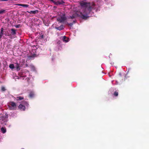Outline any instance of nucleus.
<instances>
[{"instance_id": "nucleus-8", "label": "nucleus", "mask_w": 149, "mask_h": 149, "mask_svg": "<svg viewBox=\"0 0 149 149\" xmlns=\"http://www.w3.org/2000/svg\"><path fill=\"white\" fill-rule=\"evenodd\" d=\"M17 5L19 6H22L23 7H27L29 6V5L27 4H17Z\"/></svg>"}, {"instance_id": "nucleus-11", "label": "nucleus", "mask_w": 149, "mask_h": 149, "mask_svg": "<svg viewBox=\"0 0 149 149\" xmlns=\"http://www.w3.org/2000/svg\"><path fill=\"white\" fill-rule=\"evenodd\" d=\"M1 130L2 132L3 133H5L6 131V128L3 127H2L1 128Z\"/></svg>"}, {"instance_id": "nucleus-1", "label": "nucleus", "mask_w": 149, "mask_h": 149, "mask_svg": "<svg viewBox=\"0 0 149 149\" xmlns=\"http://www.w3.org/2000/svg\"><path fill=\"white\" fill-rule=\"evenodd\" d=\"M81 6L79 10L75 12L72 16H70V18L72 19L77 16H81L82 18L86 19L88 17L86 14L91 9L93 8L92 6L89 3H87L86 1H82L80 2Z\"/></svg>"}, {"instance_id": "nucleus-4", "label": "nucleus", "mask_w": 149, "mask_h": 149, "mask_svg": "<svg viewBox=\"0 0 149 149\" xmlns=\"http://www.w3.org/2000/svg\"><path fill=\"white\" fill-rule=\"evenodd\" d=\"M9 105L11 107V109H14L16 107L15 104L13 102H10V103H9Z\"/></svg>"}, {"instance_id": "nucleus-2", "label": "nucleus", "mask_w": 149, "mask_h": 149, "mask_svg": "<svg viewBox=\"0 0 149 149\" xmlns=\"http://www.w3.org/2000/svg\"><path fill=\"white\" fill-rule=\"evenodd\" d=\"M66 19L64 13L61 12L58 14L57 17V21L60 22H64L66 20Z\"/></svg>"}, {"instance_id": "nucleus-3", "label": "nucleus", "mask_w": 149, "mask_h": 149, "mask_svg": "<svg viewBox=\"0 0 149 149\" xmlns=\"http://www.w3.org/2000/svg\"><path fill=\"white\" fill-rule=\"evenodd\" d=\"M29 104L25 101L23 102L22 104H20L19 106V108L21 110L24 111L26 107H28Z\"/></svg>"}, {"instance_id": "nucleus-16", "label": "nucleus", "mask_w": 149, "mask_h": 149, "mask_svg": "<svg viewBox=\"0 0 149 149\" xmlns=\"http://www.w3.org/2000/svg\"><path fill=\"white\" fill-rule=\"evenodd\" d=\"M1 90L3 91H4L6 90L4 86H2L1 88Z\"/></svg>"}, {"instance_id": "nucleus-17", "label": "nucleus", "mask_w": 149, "mask_h": 149, "mask_svg": "<svg viewBox=\"0 0 149 149\" xmlns=\"http://www.w3.org/2000/svg\"><path fill=\"white\" fill-rule=\"evenodd\" d=\"M4 34V33L3 32H0V39L1 38L3 35Z\"/></svg>"}, {"instance_id": "nucleus-25", "label": "nucleus", "mask_w": 149, "mask_h": 149, "mask_svg": "<svg viewBox=\"0 0 149 149\" xmlns=\"http://www.w3.org/2000/svg\"><path fill=\"white\" fill-rule=\"evenodd\" d=\"M34 51L36 52V51L35 50H34Z\"/></svg>"}, {"instance_id": "nucleus-23", "label": "nucleus", "mask_w": 149, "mask_h": 149, "mask_svg": "<svg viewBox=\"0 0 149 149\" xmlns=\"http://www.w3.org/2000/svg\"><path fill=\"white\" fill-rule=\"evenodd\" d=\"M5 35L6 36H7V35H6V34H5Z\"/></svg>"}, {"instance_id": "nucleus-22", "label": "nucleus", "mask_w": 149, "mask_h": 149, "mask_svg": "<svg viewBox=\"0 0 149 149\" xmlns=\"http://www.w3.org/2000/svg\"><path fill=\"white\" fill-rule=\"evenodd\" d=\"M72 25V24H69V25H70V26H71Z\"/></svg>"}, {"instance_id": "nucleus-12", "label": "nucleus", "mask_w": 149, "mask_h": 149, "mask_svg": "<svg viewBox=\"0 0 149 149\" xmlns=\"http://www.w3.org/2000/svg\"><path fill=\"white\" fill-rule=\"evenodd\" d=\"M63 3L62 1H57L56 2V4L57 5H60V4H62Z\"/></svg>"}, {"instance_id": "nucleus-13", "label": "nucleus", "mask_w": 149, "mask_h": 149, "mask_svg": "<svg viewBox=\"0 0 149 149\" xmlns=\"http://www.w3.org/2000/svg\"><path fill=\"white\" fill-rule=\"evenodd\" d=\"M9 68L12 69L15 68V65L13 64H10L9 66Z\"/></svg>"}, {"instance_id": "nucleus-21", "label": "nucleus", "mask_w": 149, "mask_h": 149, "mask_svg": "<svg viewBox=\"0 0 149 149\" xmlns=\"http://www.w3.org/2000/svg\"><path fill=\"white\" fill-rule=\"evenodd\" d=\"M8 0H0V1H7Z\"/></svg>"}, {"instance_id": "nucleus-14", "label": "nucleus", "mask_w": 149, "mask_h": 149, "mask_svg": "<svg viewBox=\"0 0 149 149\" xmlns=\"http://www.w3.org/2000/svg\"><path fill=\"white\" fill-rule=\"evenodd\" d=\"M6 10L4 9H2L0 10V14H3L5 13Z\"/></svg>"}, {"instance_id": "nucleus-10", "label": "nucleus", "mask_w": 149, "mask_h": 149, "mask_svg": "<svg viewBox=\"0 0 149 149\" xmlns=\"http://www.w3.org/2000/svg\"><path fill=\"white\" fill-rule=\"evenodd\" d=\"M11 34L12 35H15V34H16V33L15 30L13 29H11Z\"/></svg>"}, {"instance_id": "nucleus-6", "label": "nucleus", "mask_w": 149, "mask_h": 149, "mask_svg": "<svg viewBox=\"0 0 149 149\" xmlns=\"http://www.w3.org/2000/svg\"><path fill=\"white\" fill-rule=\"evenodd\" d=\"M15 68L17 70H20L19 65L17 63H16L15 65Z\"/></svg>"}, {"instance_id": "nucleus-9", "label": "nucleus", "mask_w": 149, "mask_h": 149, "mask_svg": "<svg viewBox=\"0 0 149 149\" xmlns=\"http://www.w3.org/2000/svg\"><path fill=\"white\" fill-rule=\"evenodd\" d=\"M28 12L31 14H36L38 12V10H35L34 11H31L29 12Z\"/></svg>"}, {"instance_id": "nucleus-24", "label": "nucleus", "mask_w": 149, "mask_h": 149, "mask_svg": "<svg viewBox=\"0 0 149 149\" xmlns=\"http://www.w3.org/2000/svg\"><path fill=\"white\" fill-rule=\"evenodd\" d=\"M33 70H34V67H33Z\"/></svg>"}, {"instance_id": "nucleus-26", "label": "nucleus", "mask_w": 149, "mask_h": 149, "mask_svg": "<svg viewBox=\"0 0 149 149\" xmlns=\"http://www.w3.org/2000/svg\"><path fill=\"white\" fill-rule=\"evenodd\" d=\"M42 38H43V36H42Z\"/></svg>"}, {"instance_id": "nucleus-7", "label": "nucleus", "mask_w": 149, "mask_h": 149, "mask_svg": "<svg viewBox=\"0 0 149 149\" xmlns=\"http://www.w3.org/2000/svg\"><path fill=\"white\" fill-rule=\"evenodd\" d=\"M55 28L58 30H61L63 29V25H61L58 27L56 26Z\"/></svg>"}, {"instance_id": "nucleus-20", "label": "nucleus", "mask_w": 149, "mask_h": 149, "mask_svg": "<svg viewBox=\"0 0 149 149\" xmlns=\"http://www.w3.org/2000/svg\"><path fill=\"white\" fill-rule=\"evenodd\" d=\"M3 30V28H1V32L4 33Z\"/></svg>"}, {"instance_id": "nucleus-19", "label": "nucleus", "mask_w": 149, "mask_h": 149, "mask_svg": "<svg viewBox=\"0 0 149 149\" xmlns=\"http://www.w3.org/2000/svg\"><path fill=\"white\" fill-rule=\"evenodd\" d=\"M17 99L19 100H21L23 99V98L21 97H18Z\"/></svg>"}, {"instance_id": "nucleus-5", "label": "nucleus", "mask_w": 149, "mask_h": 149, "mask_svg": "<svg viewBox=\"0 0 149 149\" xmlns=\"http://www.w3.org/2000/svg\"><path fill=\"white\" fill-rule=\"evenodd\" d=\"M62 40L63 42H66L69 41V39L68 38H66L65 36H64L62 38Z\"/></svg>"}, {"instance_id": "nucleus-15", "label": "nucleus", "mask_w": 149, "mask_h": 149, "mask_svg": "<svg viewBox=\"0 0 149 149\" xmlns=\"http://www.w3.org/2000/svg\"><path fill=\"white\" fill-rule=\"evenodd\" d=\"M34 95V93L33 92H31L29 94V96L31 97H32Z\"/></svg>"}, {"instance_id": "nucleus-18", "label": "nucleus", "mask_w": 149, "mask_h": 149, "mask_svg": "<svg viewBox=\"0 0 149 149\" xmlns=\"http://www.w3.org/2000/svg\"><path fill=\"white\" fill-rule=\"evenodd\" d=\"M118 95V93L116 92H115L114 94V95L116 96H117Z\"/></svg>"}]
</instances>
